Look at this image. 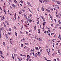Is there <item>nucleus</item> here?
I'll return each mask as SVG.
<instances>
[{
    "instance_id": "obj_1",
    "label": "nucleus",
    "mask_w": 61,
    "mask_h": 61,
    "mask_svg": "<svg viewBox=\"0 0 61 61\" xmlns=\"http://www.w3.org/2000/svg\"><path fill=\"white\" fill-rule=\"evenodd\" d=\"M53 6L55 7V8H56L59 9V7H58V6H57V5H54Z\"/></svg>"
},
{
    "instance_id": "obj_2",
    "label": "nucleus",
    "mask_w": 61,
    "mask_h": 61,
    "mask_svg": "<svg viewBox=\"0 0 61 61\" xmlns=\"http://www.w3.org/2000/svg\"><path fill=\"white\" fill-rule=\"evenodd\" d=\"M56 2L57 4H61V2L58 1L57 0L56 1Z\"/></svg>"
},
{
    "instance_id": "obj_3",
    "label": "nucleus",
    "mask_w": 61,
    "mask_h": 61,
    "mask_svg": "<svg viewBox=\"0 0 61 61\" xmlns=\"http://www.w3.org/2000/svg\"><path fill=\"white\" fill-rule=\"evenodd\" d=\"M41 10L43 11H44V6L43 5L42 6Z\"/></svg>"
},
{
    "instance_id": "obj_4",
    "label": "nucleus",
    "mask_w": 61,
    "mask_h": 61,
    "mask_svg": "<svg viewBox=\"0 0 61 61\" xmlns=\"http://www.w3.org/2000/svg\"><path fill=\"white\" fill-rule=\"evenodd\" d=\"M38 40H39L40 41H42V39H41L40 38H38L37 39Z\"/></svg>"
},
{
    "instance_id": "obj_5",
    "label": "nucleus",
    "mask_w": 61,
    "mask_h": 61,
    "mask_svg": "<svg viewBox=\"0 0 61 61\" xmlns=\"http://www.w3.org/2000/svg\"><path fill=\"white\" fill-rule=\"evenodd\" d=\"M27 4L28 5H30V3L29 2H28V1L27 2Z\"/></svg>"
},
{
    "instance_id": "obj_6",
    "label": "nucleus",
    "mask_w": 61,
    "mask_h": 61,
    "mask_svg": "<svg viewBox=\"0 0 61 61\" xmlns=\"http://www.w3.org/2000/svg\"><path fill=\"white\" fill-rule=\"evenodd\" d=\"M40 16L41 19H43V16L41 15H40Z\"/></svg>"
},
{
    "instance_id": "obj_7",
    "label": "nucleus",
    "mask_w": 61,
    "mask_h": 61,
    "mask_svg": "<svg viewBox=\"0 0 61 61\" xmlns=\"http://www.w3.org/2000/svg\"><path fill=\"white\" fill-rule=\"evenodd\" d=\"M38 56H40V53L39 52H38Z\"/></svg>"
},
{
    "instance_id": "obj_8",
    "label": "nucleus",
    "mask_w": 61,
    "mask_h": 61,
    "mask_svg": "<svg viewBox=\"0 0 61 61\" xmlns=\"http://www.w3.org/2000/svg\"><path fill=\"white\" fill-rule=\"evenodd\" d=\"M46 23V22H43V25L44 26V25H45V24Z\"/></svg>"
},
{
    "instance_id": "obj_9",
    "label": "nucleus",
    "mask_w": 61,
    "mask_h": 61,
    "mask_svg": "<svg viewBox=\"0 0 61 61\" xmlns=\"http://www.w3.org/2000/svg\"><path fill=\"white\" fill-rule=\"evenodd\" d=\"M12 6H13V7H15V5L12 4Z\"/></svg>"
},
{
    "instance_id": "obj_10",
    "label": "nucleus",
    "mask_w": 61,
    "mask_h": 61,
    "mask_svg": "<svg viewBox=\"0 0 61 61\" xmlns=\"http://www.w3.org/2000/svg\"><path fill=\"white\" fill-rule=\"evenodd\" d=\"M4 12H5V14H6V11H5V10H4Z\"/></svg>"
},
{
    "instance_id": "obj_11",
    "label": "nucleus",
    "mask_w": 61,
    "mask_h": 61,
    "mask_svg": "<svg viewBox=\"0 0 61 61\" xmlns=\"http://www.w3.org/2000/svg\"><path fill=\"white\" fill-rule=\"evenodd\" d=\"M38 47H36L35 48V49H36V50H38Z\"/></svg>"
},
{
    "instance_id": "obj_12",
    "label": "nucleus",
    "mask_w": 61,
    "mask_h": 61,
    "mask_svg": "<svg viewBox=\"0 0 61 61\" xmlns=\"http://www.w3.org/2000/svg\"><path fill=\"white\" fill-rule=\"evenodd\" d=\"M34 30H36V25H35L34 26Z\"/></svg>"
},
{
    "instance_id": "obj_13",
    "label": "nucleus",
    "mask_w": 61,
    "mask_h": 61,
    "mask_svg": "<svg viewBox=\"0 0 61 61\" xmlns=\"http://www.w3.org/2000/svg\"><path fill=\"white\" fill-rule=\"evenodd\" d=\"M33 49H31V52H34V49H33Z\"/></svg>"
},
{
    "instance_id": "obj_14",
    "label": "nucleus",
    "mask_w": 61,
    "mask_h": 61,
    "mask_svg": "<svg viewBox=\"0 0 61 61\" xmlns=\"http://www.w3.org/2000/svg\"><path fill=\"white\" fill-rule=\"evenodd\" d=\"M12 58H13V59H14V56H13V54H12Z\"/></svg>"
},
{
    "instance_id": "obj_15",
    "label": "nucleus",
    "mask_w": 61,
    "mask_h": 61,
    "mask_svg": "<svg viewBox=\"0 0 61 61\" xmlns=\"http://www.w3.org/2000/svg\"><path fill=\"white\" fill-rule=\"evenodd\" d=\"M0 56L2 57V58H4V57L1 54V55Z\"/></svg>"
},
{
    "instance_id": "obj_16",
    "label": "nucleus",
    "mask_w": 61,
    "mask_h": 61,
    "mask_svg": "<svg viewBox=\"0 0 61 61\" xmlns=\"http://www.w3.org/2000/svg\"><path fill=\"white\" fill-rule=\"evenodd\" d=\"M46 10L47 11H48V12H49H49H50V11L49 10H48L47 9H46Z\"/></svg>"
},
{
    "instance_id": "obj_17",
    "label": "nucleus",
    "mask_w": 61,
    "mask_h": 61,
    "mask_svg": "<svg viewBox=\"0 0 61 61\" xmlns=\"http://www.w3.org/2000/svg\"><path fill=\"white\" fill-rule=\"evenodd\" d=\"M24 44H25V45H29L28 43H26Z\"/></svg>"
},
{
    "instance_id": "obj_18",
    "label": "nucleus",
    "mask_w": 61,
    "mask_h": 61,
    "mask_svg": "<svg viewBox=\"0 0 61 61\" xmlns=\"http://www.w3.org/2000/svg\"><path fill=\"white\" fill-rule=\"evenodd\" d=\"M38 33H40V29L38 30Z\"/></svg>"
},
{
    "instance_id": "obj_19",
    "label": "nucleus",
    "mask_w": 61,
    "mask_h": 61,
    "mask_svg": "<svg viewBox=\"0 0 61 61\" xmlns=\"http://www.w3.org/2000/svg\"><path fill=\"white\" fill-rule=\"evenodd\" d=\"M9 30L10 31H11V28H9Z\"/></svg>"
},
{
    "instance_id": "obj_20",
    "label": "nucleus",
    "mask_w": 61,
    "mask_h": 61,
    "mask_svg": "<svg viewBox=\"0 0 61 61\" xmlns=\"http://www.w3.org/2000/svg\"><path fill=\"white\" fill-rule=\"evenodd\" d=\"M44 58L45 59V60H46L47 61L48 60H47V59H46V57H44Z\"/></svg>"
},
{
    "instance_id": "obj_21",
    "label": "nucleus",
    "mask_w": 61,
    "mask_h": 61,
    "mask_svg": "<svg viewBox=\"0 0 61 61\" xmlns=\"http://www.w3.org/2000/svg\"><path fill=\"white\" fill-rule=\"evenodd\" d=\"M27 22H28V21L29 22H30V20H29L28 19H27Z\"/></svg>"
},
{
    "instance_id": "obj_22",
    "label": "nucleus",
    "mask_w": 61,
    "mask_h": 61,
    "mask_svg": "<svg viewBox=\"0 0 61 61\" xmlns=\"http://www.w3.org/2000/svg\"><path fill=\"white\" fill-rule=\"evenodd\" d=\"M3 44L4 46H5V42H3Z\"/></svg>"
},
{
    "instance_id": "obj_23",
    "label": "nucleus",
    "mask_w": 61,
    "mask_h": 61,
    "mask_svg": "<svg viewBox=\"0 0 61 61\" xmlns=\"http://www.w3.org/2000/svg\"><path fill=\"white\" fill-rule=\"evenodd\" d=\"M40 2H41V3H42V1H41L40 0H39Z\"/></svg>"
},
{
    "instance_id": "obj_24",
    "label": "nucleus",
    "mask_w": 61,
    "mask_h": 61,
    "mask_svg": "<svg viewBox=\"0 0 61 61\" xmlns=\"http://www.w3.org/2000/svg\"><path fill=\"white\" fill-rule=\"evenodd\" d=\"M0 54H2V52L1 51H0Z\"/></svg>"
},
{
    "instance_id": "obj_25",
    "label": "nucleus",
    "mask_w": 61,
    "mask_h": 61,
    "mask_svg": "<svg viewBox=\"0 0 61 61\" xmlns=\"http://www.w3.org/2000/svg\"><path fill=\"white\" fill-rule=\"evenodd\" d=\"M36 23L37 25H38L39 22V21H38V22H36Z\"/></svg>"
},
{
    "instance_id": "obj_26",
    "label": "nucleus",
    "mask_w": 61,
    "mask_h": 61,
    "mask_svg": "<svg viewBox=\"0 0 61 61\" xmlns=\"http://www.w3.org/2000/svg\"><path fill=\"white\" fill-rule=\"evenodd\" d=\"M20 3H23V0H21V1H20Z\"/></svg>"
},
{
    "instance_id": "obj_27",
    "label": "nucleus",
    "mask_w": 61,
    "mask_h": 61,
    "mask_svg": "<svg viewBox=\"0 0 61 61\" xmlns=\"http://www.w3.org/2000/svg\"><path fill=\"white\" fill-rule=\"evenodd\" d=\"M21 46L22 47H23V44H21Z\"/></svg>"
},
{
    "instance_id": "obj_28",
    "label": "nucleus",
    "mask_w": 61,
    "mask_h": 61,
    "mask_svg": "<svg viewBox=\"0 0 61 61\" xmlns=\"http://www.w3.org/2000/svg\"><path fill=\"white\" fill-rule=\"evenodd\" d=\"M54 20L55 21V22H56V19H54Z\"/></svg>"
},
{
    "instance_id": "obj_29",
    "label": "nucleus",
    "mask_w": 61,
    "mask_h": 61,
    "mask_svg": "<svg viewBox=\"0 0 61 61\" xmlns=\"http://www.w3.org/2000/svg\"><path fill=\"white\" fill-rule=\"evenodd\" d=\"M14 2H15V3H17V1L16 0H15L14 1Z\"/></svg>"
},
{
    "instance_id": "obj_30",
    "label": "nucleus",
    "mask_w": 61,
    "mask_h": 61,
    "mask_svg": "<svg viewBox=\"0 0 61 61\" xmlns=\"http://www.w3.org/2000/svg\"><path fill=\"white\" fill-rule=\"evenodd\" d=\"M25 32H26V34H27V35H28V32H27L26 31Z\"/></svg>"
},
{
    "instance_id": "obj_31",
    "label": "nucleus",
    "mask_w": 61,
    "mask_h": 61,
    "mask_svg": "<svg viewBox=\"0 0 61 61\" xmlns=\"http://www.w3.org/2000/svg\"><path fill=\"white\" fill-rule=\"evenodd\" d=\"M30 58H29V57H28L27 58V59L26 60H28Z\"/></svg>"
},
{
    "instance_id": "obj_32",
    "label": "nucleus",
    "mask_w": 61,
    "mask_h": 61,
    "mask_svg": "<svg viewBox=\"0 0 61 61\" xmlns=\"http://www.w3.org/2000/svg\"><path fill=\"white\" fill-rule=\"evenodd\" d=\"M44 33H45V34H46V31H45L44 32Z\"/></svg>"
},
{
    "instance_id": "obj_33",
    "label": "nucleus",
    "mask_w": 61,
    "mask_h": 61,
    "mask_svg": "<svg viewBox=\"0 0 61 61\" xmlns=\"http://www.w3.org/2000/svg\"><path fill=\"white\" fill-rule=\"evenodd\" d=\"M51 10H52V11H53V8H51Z\"/></svg>"
},
{
    "instance_id": "obj_34",
    "label": "nucleus",
    "mask_w": 61,
    "mask_h": 61,
    "mask_svg": "<svg viewBox=\"0 0 61 61\" xmlns=\"http://www.w3.org/2000/svg\"><path fill=\"white\" fill-rule=\"evenodd\" d=\"M15 35L16 36H17V33H16L15 32Z\"/></svg>"
},
{
    "instance_id": "obj_35",
    "label": "nucleus",
    "mask_w": 61,
    "mask_h": 61,
    "mask_svg": "<svg viewBox=\"0 0 61 61\" xmlns=\"http://www.w3.org/2000/svg\"><path fill=\"white\" fill-rule=\"evenodd\" d=\"M2 18L3 20L5 19V17H2Z\"/></svg>"
},
{
    "instance_id": "obj_36",
    "label": "nucleus",
    "mask_w": 61,
    "mask_h": 61,
    "mask_svg": "<svg viewBox=\"0 0 61 61\" xmlns=\"http://www.w3.org/2000/svg\"><path fill=\"white\" fill-rule=\"evenodd\" d=\"M37 10L38 11H39L40 10H39V8H38L37 9Z\"/></svg>"
},
{
    "instance_id": "obj_37",
    "label": "nucleus",
    "mask_w": 61,
    "mask_h": 61,
    "mask_svg": "<svg viewBox=\"0 0 61 61\" xmlns=\"http://www.w3.org/2000/svg\"><path fill=\"white\" fill-rule=\"evenodd\" d=\"M52 40L53 42H54V41H55V39H52Z\"/></svg>"
},
{
    "instance_id": "obj_38",
    "label": "nucleus",
    "mask_w": 61,
    "mask_h": 61,
    "mask_svg": "<svg viewBox=\"0 0 61 61\" xmlns=\"http://www.w3.org/2000/svg\"><path fill=\"white\" fill-rule=\"evenodd\" d=\"M56 17H58V16H59V15H56Z\"/></svg>"
},
{
    "instance_id": "obj_39",
    "label": "nucleus",
    "mask_w": 61,
    "mask_h": 61,
    "mask_svg": "<svg viewBox=\"0 0 61 61\" xmlns=\"http://www.w3.org/2000/svg\"><path fill=\"white\" fill-rule=\"evenodd\" d=\"M24 48H26V49H27V47L26 46H25V47H24Z\"/></svg>"
},
{
    "instance_id": "obj_40",
    "label": "nucleus",
    "mask_w": 61,
    "mask_h": 61,
    "mask_svg": "<svg viewBox=\"0 0 61 61\" xmlns=\"http://www.w3.org/2000/svg\"><path fill=\"white\" fill-rule=\"evenodd\" d=\"M40 51L41 52H42V49L40 50Z\"/></svg>"
},
{
    "instance_id": "obj_41",
    "label": "nucleus",
    "mask_w": 61,
    "mask_h": 61,
    "mask_svg": "<svg viewBox=\"0 0 61 61\" xmlns=\"http://www.w3.org/2000/svg\"><path fill=\"white\" fill-rule=\"evenodd\" d=\"M53 24H52L51 25V26H53Z\"/></svg>"
},
{
    "instance_id": "obj_42",
    "label": "nucleus",
    "mask_w": 61,
    "mask_h": 61,
    "mask_svg": "<svg viewBox=\"0 0 61 61\" xmlns=\"http://www.w3.org/2000/svg\"><path fill=\"white\" fill-rule=\"evenodd\" d=\"M24 16L25 17L26 16L25 15V13H24Z\"/></svg>"
},
{
    "instance_id": "obj_43",
    "label": "nucleus",
    "mask_w": 61,
    "mask_h": 61,
    "mask_svg": "<svg viewBox=\"0 0 61 61\" xmlns=\"http://www.w3.org/2000/svg\"><path fill=\"white\" fill-rule=\"evenodd\" d=\"M43 21H45V18H43Z\"/></svg>"
},
{
    "instance_id": "obj_44",
    "label": "nucleus",
    "mask_w": 61,
    "mask_h": 61,
    "mask_svg": "<svg viewBox=\"0 0 61 61\" xmlns=\"http://www.w3.org/2000/svg\"><path fill=\"white\" fill-rule=\"evenodd\" d=\"M50 32V31H49V30H48V31H47V33L48 34V33H49V32Z\"/></svg>"
},
{
    "instance_id": "obj_45",
    "label": "nucleus",
    "mask_w": 61,
    "mask_h": 61,
    "mask_svg": "<svg viewBox=\"0 0 61 61\" xmlns=\"http://www.w3.org/2000/svg\"><path fill=\"white\" fill-rule=\"evenodd\" d=\"M6 38L7 39V38H8L7 36H6Z\"/></svg>"
},
{
    "instance_id": "obj_46",
    "label": "nucleus",
    "mask_w": 61,
    "mask_h": 61,
    "mask_svg": "<svg viewBox=\"0 0 61 61\" xmlns=\"http://www.w3.org/2000/svg\"><path fill=\"white\" fill-rule=\"evenodd\" d=\"M44 1H46V2H48V0H44Z\"/></svg>"
},
{
    "instance_id": "obj_47",
    "label": "nucleus",
    "mask_w": 61,
    "mask_h": 61,
    "mask_svg": "<svg viewBox=\"0 0 61 61\" xmlns=\"http://www.w3.org/2000/svg\"><path fill=\"white\" fill-rule=\"evenodd\" d=\"M51 7H48V8L49 9H50V8H51Z\"/></svg>"
},
{
    "instance_id": "obj_48",
    "label": "nucleus",
    "mask_w": 61,
    "mask_h": 61,
    "mask_svg": "<svg viewBox=\"0 0 61 61\" xmlns=\"http://www.w3.org/2000/svg\"><path fill=\"white\" fill-rule=\"evenodd\" d=\"M49 16L50 18H52V16H51V15H50Z\"/></svg>"
},
{
    "instance_id": "obj_49",
    "label": "nucleus",
    "mask_w": 61,
    "mask_h": 61,
    "mask_svg": "<svg viewBox=\"0 0 61 61\" xmlns=\"http://www.w3.org/2000/svg\"><path fill=\"white\" fill-rule=\"evenodd\" d=\"M53 46H55V43H54L53 42Z\"/></svg>"
},
{
    "instance_id": "obj_50",
    "label": "nucleus",
    "mask_w": 61,
    "mask_h": 61,
    "mask_svg": "<svg viewBox=\"0 0 61 61\" xmlns=\"http://www.w3.org/2000/svg\"><path fill=\"white\" fill-rule=\"evenodd\" d=\"M42 29H43V31H44L45 30V29H44V28H42Z\"/></svg>"
},
{
    "instance_id": "obj_51",
    "label": "nucleus",
    "mask_w": 61,
    "mask_h": 61,
    "mask_svg": "<svg viewBox=\"0 0 61 61\" xmlns=\"http://www.w3.org/2000/svg\"><path fill=\"white\" fill-rule=\"evenodd\" d=\"M30 22L31 23L32 22V20H31V19H30Z\"/></svg>"
},
{
    "instance_id": "obj_52",
    "label": "nucleus",
    "mask_w": 61,
    "mask_h": 61,
    "mask_svg": "<svg viewBox=\"0 0 61 61\" xmlns=\"http://www.w3.org/2000/svg\"><path fill=\"white\" fill-rule=\"evenodd\" d=\"M57 59L58 61H59V60L58 58H57Z\"/></svg>"
},
{
    "instance_id": "obj_53",
    "label": "nucleus",
    "mask_w": 61,
    "mask_h": 61,
    "mask_svg": "<svg viewBox=\"0 0 61 61\" xmlns=\"http://www.w3.org/2000/svg\"><path fill=\"white\" fill-rule=\"evenodd\" d=\"M58 21L59 22V23L60 22V21L59 20H58Z\"/></svg>"
},
{
    "instance_id": "obj_54",
    "label": "nucleus",
    "mask_w": 61,
    "mask_h": 61,
    "mask_svg": "<svg viewBox=\"0 0 61 61\" xmlns=\"http://www.w3.org/2000/svg\"><path fill=\"white\" fill-rule=\"evenodd\" d=\"M10 1L11 3H12V1L11 0H10Z\"/></svg>"
},
{
    "instance_id": "obj_55",
    "label": "nucleus",
    "mask_w": 61,
    "mask_h": 61,
    "mask_svg": "<svg viewBox=\"0 0 61 61\" xmlns=\"http://www.w3.org/2000/svg\"><path fill=\"white\" fill-rule=\"evenodd\" d=\"M37 56H36V54H35V57H36Z\"/></svg>"
},
{
    "instance_id": "obj_56",
    "label": "nucleus",
    "mask_w": 61,
    "mask_h": 61,
    "mask_svg": "<svg viewBox=\"0 0 61 61\" xmlns=\"http://www.w3.org/2000/svg\"><path fill=\"white\" fill-rule=\"evenodd\" d=\"M2 28H1L0 29V31H2Z\"/></svg>"
},
{
    "instance_id": "obj_57",
    "label": "nucleus",
    "mask_w": 61,
    "mask_h": 61,
    "mask_svg": "<svg viewBox=\"0 0 61 61\" xmlns=\"http://www.w3.org/2000/svg\"><path fill=\"white\" fill-rule=\"evenodd\" d=\"M29 15L30 17H31V16H32V15H31V14H30Z\"/></svg>"
},
{
    "instance_id": "obj_58",
    "label": "nucleus",
    "mask_w": 61,
    "mask_h": 61,
    "mask_svg": "<svg viewBox=\"0 0 61 61\" xmlns=\"http://www.w3.org/2000/svg\"><path fill=\"white\" fill-rule=\"evenodd\" d=\"M22 56H25V57H26V56L24 55H22Z\"/></svg>"
},
{
    "instance_id": "obj_59",
    "label": "nucleus",
    "mask_w": 61,
    "mask_h": 61,
    "mask_svg": "<svg viewBox=\"0 0 61 61\" xmlns=\"http://www.w3.org/2000/svg\"><path fill=\"white\" fill-rule=\"evenodd\" d=\"M20 56H23V55H22V54H20Z\"/></svg>"
},
{
    "instance_id": "obj_60",
    "label": "nucleus",
    "mask_w": 61,
    "mask_h": 61,
    "mask_svg": "<svg viewBox=\"0 0 61 61\" xmlns=\"http://www.w3.org/2000/svg\"><path fill=\"white\" fill-rule=\"evenodd\" d=\"M7 56H9V54H8V53H7Z\"/></svg>"
},
{
    "instance_id": "obj_61",
    "label": "nucleus",
    "mask_w": 61,
    "mask_h": 61,
    "mask_svg": "<svg viewBox=\"0 0 61 61\" xmlns=\"http://www.w3.org/2000/svg\"><path fill=\"white\" fill-rule=\"evenodd\" d=\"M58 52L59 53V54H60V52L59 51H58Z\"/></svg>"
},
{
    "instance_id": "obj_62",
    "label": "nucleus",
    "mask_w": 61,
    "mask_h": 61,
    "mask_svg": "<svg viewBox=\"0 0 61 61\" xmlns=\"http://www.w3.org/2000/svg\"><path fill=\"white\" fill-rule=\"evenodd\" d=\"M54 59L55 61H56V59Z\"/></svg>"
},
{
    "instance_id": "obj_63",
    "label": "nucleus",
    "mask_w": 61,
    "mask_h": 61,
    "mask_svg": "<svg viewBox=\"0 0 61 61\" xmlns=\"http://www.w3.org/2000/svg\"><path fill=\"white\" fill-rule=\"evenodd\" d=\"M16 13H15V16H16Z\"/></svg>"
},
{
    "instance_id": "obj_64",
    "label": "nucleus",
    "mask_w": 61,
    "mask_h": 61,
    "mask_svg": "<svg viewBox=\"0 0 61 61\" xmlns=\"http://www.w3.org/2000/svg\"><path fill=\"white\" fill-rule=\"evenodd\" d=\"M32 55V53H30V55Z\"/></svg>"
}]
</instances>
